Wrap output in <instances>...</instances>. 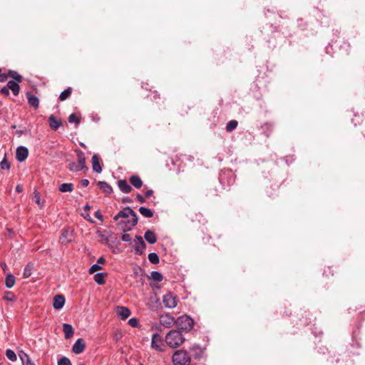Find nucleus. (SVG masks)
Returning <instances> with one entry per match:
<instances>
[{
  "label": "nucleus",
  "instance_id": "nucleus-1",
  "mask_svg": "<svg viewBox=\"0 0 365 365\" xmlns=\"http://www.w3.org/2000/svg\"><path fill=\"white\" fill-rule=\"evenodd\" d=\"M123 219L118 222L120 230L123 232L130 231L138 223L137 214L130 207H125L119 211L113 217L115 221Z\"/></svg>",
  "mask_w": 365,
  "mask_h": 365
},
{
  "label": "nucleus",
  "instance_id": "nucleus-2",
  "mask_svg": "<svg viewBox=\"0 0 365 365\" xmlns=\"http://www.w3.org/2000/svg\"><path fill=\"white\" fill-rule=\"evenodd\" d=\"M165 341L169 347L175 349L185 342V338L181 331L172 329L165 335Z\"/></svg>",
  "mask_w": 365,
  "mask_h": 365
},
{
  "label": "nucleus",
  "instance_id": "nucleus-3",
  "mask_svg": "<svg viewBox=\"0 0 365 365\" xmlns=\"http://www.w3.org/2000/svg\"><path fill=\"white\" fill-rule=\"evenodd\" d=\"M78 163L71 162L68 164V170L71 172H78L82 170H88V167L86 165V158L84 153L80 150H76Z\"/></svg>",
  "mask_w": 365,
  "mask_h": 365
},
{
  "label": "nucleus",
  "instance_id": "nucleus-4",
  "mask_svg": "<svg viewBox=\"0 0 365 365\" xmlns=\"http://www.w3.org/2000/svg\"><path fill=\"white\" fill-rule=\"evenodd\" d=\"M173 362L175 365H190L191 362L190 356L185 350H177L173 355Z\"/></svg>",
  "mask_w": 365,
  "mask_h": 365
},
{
  "label": "nucleus",
  "instance_id": "nucleus-5",
  "mask_svg": "<svg viewBox=\"0 0 365 365\" xmlns=\"http://www.w3.org/2000/svg\"><path fill=\"white\" fill-rule=\"evenodd\" d=\"M176 324L178 330L188 332L193 327L194 320L187 315H183L178 318Z\"/></svg>",
  "mask_w": 365,
  "mask_h": 365
},
{
  "label": "nucleus",
  "instance_id": "nucleus-6",
  "mask_svg": "<svg viewBox=\"0 0 365 365\" xmlns=\"http://www.w3.org/2000/svg\"><path fill=\"white\" fill-rule=\"evenodd\" d=\"M133 247L135 249L136 254L141 255L146 249V244L141 236H136Z\"/></svg>",
  "mask_w": 365,
  "mask_h": 365
},
{
  "label": "nucleus",
  "instance_id": "nucleus-7",
  "mask_svg": "<svg viewBox=\"0 0 365 365\" xmlns=\"http://www.w3.org/2000/svg\"><path fill=\"white\" fill-rule=\"evenodd\" d=\"M159 321L160 324L166 328H170L176 323L175 318L170 314H164L160 315Z\"/></svg>",
  "mask_w": 365,
  "mask_h": 365
},
{
  "label": "nucleus",
  "instance_id": "nucleus-8",
  "mask_svg": "<svg viewBox=\"0 0 365 365\" xmlns=\"http://www.w3.org/2000/svg\"><path fill=\"white\" fill-rule=\"evenodd\" d=\"M163 302L166 308L173 309L177 306V298L171 293H168L163 296Z\"/></svg>",
  "mask_w": 365,
  "mask_h": 365
},
{
  "label": "nucleus",
  "instance_id": "nucleus-9",
  "mask_svg": "<svg viewBox=\"0 0 365 365\" xmlns=\"http://www.w3.org/2000/svg\"><path fill=\"white\" fill-rule=\"evenodd\" d=\"M73 231L70 228H63L60 237V241L62 244H68L73 240Z\"/></svg>",
  "mask_w": 365,
  "mask_h": 365
},
{
  "label": "nucleus",
  "instance_id": "nucleus-10",
  "mask_svg": "<svg viewBox=\"0 0 365 365\" xmlns=\"http://www.w3.org/2000/svg\"><path fill=\"white\" fill-rule=\"evenodd\" d=\"M151 346L152 348L158 350V351H163V344L162 341V337L160 336L159 334L155 333L152 336V341H151Z\"/></svg>",
  "mask_w": 365,
  "mask_h": 365
},
{
  "label": "nucleus",
  "instance_id": "nucleus-11",
  "mask_svg": "<svg viewBox=\"0 0 365 365\" xmlns=\"http://www.w3.org/2000/svg\"><path fill=\"white\" fill-rule=\"evenodd\" d=\"M29 155V150L24 146H19L16 149V158L19 162H24Z\"/></svg>",
  "mask_w": 365,
  "mask_h": 365
},
{
  "label": "nucleus",
  "instance_id": "nucleus-12",
  "mask_svg": "<svg viewBox=\"0 0 365 365\" xmlns=\"http://www.w3.org/2000/svg\"><path fill=\"white\" fill-rule=\"evenodd\" d=\"M86 348V343L81 338L78 339L72 347V351L76 354L82 353Z\"/></svg>",
  "mask_w": 365,
  "mask_h": 365
},
{
  "label": "nucleus",
  "instance_id": "nucleus-13",
  "mask_svg": "<svg viewBox=\"0 0 365 365\" xmlns=\"http://www.w3.org/2000/svg\"><path fill=\"white\" fill-rule=\"evenodd\" d=\"M48 120L49 123V127L53 130H57L63 125L61 120L57 119L53 115H51L48 117Z\"/></svg>",
  "mask_w": 365,
  "mask_h": 365
},
{
  "label": "nucleus",
  "instance_id": "nucleus-14",
  "mask_svg": "<svg viewBox=\"0 0 365 365\" xmlns=\"http://www.w3.org/2000/svg\"><path fill=\"white\" fill-rule=\"evenodd\" d=\"M116 313L121 319L125 320L130 315V311L128 308L123 306H118L116 308Z\"/></svg>",
  "mask_w": 365,
  "mask_h": 365
},
{
  "label": "nucleus",
  "instance_id": "nucleus-15",
  "mask_svg": "<svg viewBox=\"0 0 365 365\" xmlns=\"http://www.w3.org/2000/svg\"><path fill=\"white\" fill-rule=\"evenodd\" d=\"M26 98L28 100V103L29 106L35 109L38 108L39 106V100L38 98L33 95L31 92L26 93Z\"/></svg>",
  "mask_w": 365,
  "mask_h": 365
},
{
  "label": "nucleus",
  "instance_id": "nucleus-16",
  "mask_svg": "<svg viewBox=\"0 0 365 365\" xmlns=\"http://www.w3.org/2000/svg\"><path fill=\"white\" fill-rule=\"evenodd\" d=\"M65 304V298L63 295H56L53 298V307L55 309L59 310Z\"/></svg>",
  "mask_w": 365,
  "mask_h": 365
},
{
  "label": "nucleus",
  "instance_id": "nucleus-17",
  "mask_svg": "<svg viewBox=\"0 0 365 365\" xmlns=\"http://www.w3.org/2000/svg\"><path fill=\"white\" fill-rule=\"evenodd\" d=\"M118 186L120 190L123 193H129L132 190L131 186L128 184L126 180H119L118 181Z\"/></svg>",
  "mask_w": 365,
  "mask_h": 365
},
{
  "label": "nucleus",
  "instance_id": "nucleus-18",
  "mask_svg": "<svg viewBox=\"0 0 365 365\" xmlns=\"http://www.w3.org/2000/svg\"><path fill=\"white\" fill-rule=\"evenodd\" d=\"M190 351L195 359H199L202 357L203 350L199 345L194 344L190 348Z\"/></svg>",
  "mask_w": 365,
  "mask_h": 365
},
{
  "label": "nucleus",
  "instance_id": "nucleus-19",
  "mask_svg": "<svg viewBox=\"0 0 365 365\" xmlns=\"http://www.w3.org/2000/svg\"><path fill=\"white\" fill-rule=\"evenodd\" d=\"M92 168L93 170L97 173H101L102 172L100 159L97 155H93L92 157Z\"/></svg>",
  "mask_w": 365,
  "mask_h": 365
},
{
  "label": "nucleus",
  "instance_id": "nucleus-20",
  "mask_svg": "<svg viewBox=\"0 0 365 365\" xmlns=\"http://www.w3.org/2000/svg\"><path fill=\"white\" fill-rule=\"evenodd\" d=\"M6 86L9 88V90H11L14 96H18L20 91V87L18 82L14 81H9Z\"/></svg>",
  "mask_w": 365,
  "mask_h": 365
},
{
  "label": "nucleus",
  "instance_id": "nucleus-21",
  "mask_svg": "<svg viewBox=\"0 0 365 365\" xmlns=\"http://www.w3.org/2000/svg\"><path fill=\"white\" fill-rule=\"evenodd\" d=\"M99 188L106 195H110L113 192L112 187L105 181H98L97 182Z\"/></svg>",
  "mask_w": 365,
  "mask_h": 365
},
{
  "label": "nucleus",
  "instance_id": "nucleus-22",
  "mask_svg": "<svg viewBox=\"0 0 365 365\" xmlns=\"http://www.w3.org/2000/svg\"><path fill=\"white\" fill-rule=\"evenodd\" d=\"M145 240L150 244H155L157 241L155 234L150 230H148L144 235Z\"/></svg>",
  "mask_w": 365,
  "mask_h": 365
},
{
  "label": "nucleus",
  "instance_id": "nucleus-23",
  "mask_svg": "<svg viewBox=\"0 0 365 365\" xmlns=\"http://www.w3.org/2000/svg\"><path fill=\"white\" fill-rule=\"evenodd\" d=\"M63 331L64 332L65 338L67 339H70L73 335V328L69 324L64 323L63 324Z\"/></svg>",
  "mask_w": 365,
  "mask_h": 365
},
{
  "label": "nucleus",
  "instance_id": "nucleus-24",
  "mask_svg": "<svg viewBox=\"0 0 365 365\" xmlns=\"http://www.w3.org/2000/svg\"><path fill=\"white\" fill-rule=\"evenodd\" d=\"M129 181L133 187L138 189L140 188L143 185V181L138 175H132L130 178Z\"/></svg>",
  "mask_w": 365,
  "mask_h": 365
},
{
  "label": "nucleus",
  "instance_id": "nucleus-25",
  "mask_svg": "<svg viewBox=\"0 0 365 365\" xmlns=\"http://www.w3.org/2000/svg\"><path fill=\"white\" fill-rule=\"evenodd\" d=\"M59 191L61 192H71L74 186L73 183H63L59 186Z\"/></svg>",
  "mask_w": 365,
  "mask_h": 365
},
{
  "label": "nucleus",
  "instance_id": "nucleus-26",
  "mask_svg": "<svg viewBox=\"0 0 365 365\" xmlns=\"http://www.w3.org/2000/svg\"><path fill=\"white\" fill-rule=\"evenodd\" d=\"M140 213L145 217L150 218L153 216V212L145 207H140L139 208Z\"/></svg>",
  "mask_w": 365,
  "mask_h": 365
},
{
  "label": "nucleus",
  "instance_id": "nucleus-27",
  "mask_svg": "<svg viewBox=\"0 0 365 365\" xmlns=\"http://www.w3.org/2000/svg\"><path fill=\"white\" fill-rule=\"evenodd\" d=\"M106 276V273L98 272L94 275V280L98 284H103L105 283V277Z\"/></svg>",
  "mask_w": 365,
  "mask_h": 365
},
{
  "label": "nucleus",
  "instance_id": "nucleus-28",
  "mask_svg": "<svg viewBox=\"0 0 365 365\" xmlns=\"http://www.w3.org/2000/svg\"><path fill=\"white\" fill-rule=\"evenodd\" d=\"M72 93V88L71 87L67 88L63 91H62L59 96V99L61 101H66L67 98L70 97Z\"/></svg>",
  "mask_w": 365,
  "mask_h": 365
},
{
  "label": "nucleus",
  "instance_id": "nucleus-29",
  "mask_svg": "<svg viewBox=\"0 0 365 365\" xmlns=\"http://www.w3.org/2000/svg\"><path fill=\"white\" fill-rule=\"evenodd\" d=\"M113 233L108 232L107 230H103L99 234V237L106 242H109L112 240V236Z\"/></svg>",
  "mask_w": 365,
  "mask_h": 365
},
{
  "label": "nucleus",
  "instance_id": "nucleus-30",
  "mask_svg": "<svg viewBox=\"0 0 365 365\" xmlns=\"http://www.w3.org/2000/svg\"><path fill=\"white\" fill-rule=\"evenodd\" d=\"M34 269V265L31 263H29L25 267H24V273H23V277L24 278H28L29 277L31 274H32V271Z\"/></svg>",
  "mask_w": 365,
  "mask_h": 365
},
{
  "label": "nucleus",
  "instance_id": "nucleus-31",
  "mask_svg": "<svg viewBox=\"0 0 365 365\" xmlns=\"http://www.w3.org/2000/svg\"><path fill=\"white\" fill-rule=\"evenodd\" d=\"M9 77L12 78L16 82L21 83L23 80V77L15 71H9Z\"/></svg>",
  "mask_w": 365,
  "mask_h": 365
},
{
  "label": "nucleus",
  "instance_id": "nucleus-32",
  "mask_svg": "<svg viewBox=\"0 0 365 365\" xmlns=\"http://www.w3.org/2000/svg\"><path fill=\"white\" fill-rule=\"evenodd\" d=\"M33 200L41 208L43 206L44 200H41L40 193L36 190L34 192Z\"/></svg>",
  "mask_w": 365,
  "mask_h": 365
},
{
  "label": "nucleus",
  "instance_id": "nucleus-33",
  "mask_svg": "<svg viewBox=\"0 0 365 365\" xmlns=\"http://www.w3.org/2000/svg\"><path fill=\"white\" fill-rule=\"evenodd\" d=\"M5 284L6 287L11 288L15 284V277L14 275L9 274L6 276Z\"/></svg>",
  "mask_w": 365,
  "mask_h": 365
},
{
  "label": "nucleus",
  "instance_id": "nucleus-34",
  "mask_svg": "<svg viewBox=\"0 0 365 365\" xmlns=\"http://www.w3.org/2000/svg\"><path fill=\"white\" fill-rule=\"evenodd\" d=\"M238 125V122L235 120H230L226 125V131L227 132H232L234 130Z\"/></svg>",
  "mask_w": 365,
  "mask_h": 365
},
{
  "label": "nucleus",
  "instance_id": "nucleus-35",
  "mask_svg": "<svg viewBox=\"0 0 365 365\" xmlns=\"http://www.w3.org/2000/svg\"><path fill=\"white\" fill-rule=\"evenodd\" d=\"M150 277L157 282H161L163 279L162 274L158 271H153L150 273Z\"/></svg>",
  "mask_w": 365,
  "mask_h": 365
},
{
  "label": "nucleus",
  "instance_id": "nucleus-36",
  "mask_svg": "<svg viewBox=\"0 0 365 365\" xmlns=\"http://www.w3.org/2000/svg\"><path fill=\"white\" fill-rule=\"evenodd\" d=\"M148 258L152 264H158L160 262L158 255L155 252L150 253Z\"/></svg>",
  "mask_w": 365,
  "mask_h": 365
},
{
  "label": "nucleus",
  "instance_id": "nucleus-37",
  "mask_svg": "<svg viewBox=\"0 0 365 365\" xmlns=\"http://www.w3.org/2000/svg\"><path fill=\"white\" fill-rule=\"evenodd\" d=\"M6 356L11 361H16V359H17L16 355L15 352L14 351H12L11 349H7L6 351Z\"/></svg>",
  "mask_w": 365,
  "mask_h": 365
},
{
  "label": "nucleus",
  "instance_id": "nucleus-38",
  "mask_svg": "<svg viewBox=\"0 0 365 365\" xmlns=\"http://www.w3.org/2000/svg\"><path fill=\"white\" fill-rule=\"evenodd\" d=\"M19 355L22 361L23 365H24V364H26V362L31 361L29 355L27 354H26L25 352H24L23 351H20Z\"/></svg>",
  "mask_w": 365,
  "mask_h": 365
},
{
  "label": "nucleus",
  "instance_id": "nucleus-39",
  "mask_svg": "<svg viewBox=\"0 0 365 365\" xmlns=\"http://www.w3.org/2000/svg\"><path fill=\"white\" fill-rule=\"evenodd\" d=\"M58 365H72V364L68 357L62 356L58 360Z\"/></svg>",
  "mask_w": 365,
  "mask_h": 365
},
{
  "label": "nucleus",
  "instance_id": "nucleus-40",
  "mask_svg": "<svg viewBox=\"0 0 365 365\" xmlns=\"http://www.w3.org/2000/svg\"><path fill=\"white\" fill-rule=\"evenodd\" d=\"M68 122L71 123H75V124L78 125V124H79L80 120L75 113H71L68 116Z\"/></svg>",
  "mask_w": 365,
  "mask_h": 365
},
{
  "label": "nucleus",
  "instance_id": "nucleus-41",
  "mask_svg": "<svg viewBox=\"0 0 365 365\" xmlns=\"http://www.w3.org/2000/svg\"><path fill=\"white\" fill-rule=\"evenodd\" d=\"M0 167L2 170H9L10 169V163L6 160V158H4L1 162L0 163Z\"/></svg>",
  "mask_w": 365,
  "mask_h": 365
},
{
  "label": "nucleus",
  "instance_id": "nucleus-42",
  "mask_svg": "<svg viewBox=\"0 0 365 365\" xmlns=\"http://www.w3.org/2000/svg\"><path fill=\"white\" fill-rule=\"evenodd\" d=\"M4 299L8 301V302H13L15 300V296L14 294L11 292H7L6 294H5V296H4Z\"/></svg>",
  "mask_w": 365,
  "mask_h": 365
},
{
  "label": "nucleus",
  "instance_id": "nucleus-43",
  "mask_svg": "<svg viewBox=\"0 0 365 365\" xmlns=\"http://www.w3.org/2000/svg\"><path fill=\"white\" fill-rule=\"evenodd\" d=\"M102 269V267L98 264H93L90 269H89V273L90 274H93L95 272L98 271V270H101Z\"/></svg>",
  "mask_w": 365,
  "mask_h": 365
},
{
  "label": "nucleus",
  "instance_id": "nucleus-44",
  "mask_svg": "<svg viewBox=\"0 0 365 365\" xmlns=\"http://www.w3.org/2000/svg\"><path fill=\"white\" fill-rule=\"evenodd\" d=\"M128 323L132 327H138L139 326L138 319L137 318L130 319Z\"/></svg>",
  "mask_w": 365,
  "mask_h": 365
},
{
  "label": "nucleus",
  "instance_id": "nucleus-45",
  "mask_svg": "<svg viewBox=\"0 0 365 365\" xmlns=\"http://www.w3.org/2000/svg\"><path fill=\"white\" fill-rule=\"evenodd\" d=\"M0 93L4 96H9L10 94L9 88L6 86L1 88L0 90Z\"/></svg>",
  "mask_w": 365,
  "mask_h": 365
},
{
  "label": "nucleus",
  "instance_id": "nucleus-46",
  "mask_svg": "<svg viewBox=\"0 0 365 365\" xmlns=\"http://www.w3.org/2000/svg\"><path fill=\"white\" fill-rule=\"evenodd\" d=\"M121 240L123 242H130L131 236L129 234H126L125 232H124V234L121 237Z\"/></svg>",
  "mask_w": 365,
  "mask_h": 365
},
{
  "label": "nucleus",
  "instance_id": "nucleus-47",
  "mask_svg": "<svg viewBox=\"0 0 365 365\" xmlns=\"http://www.w3.org/2000/svg\"><path fill=\"white\" fill-rule=\"evenodd\" d=\"M8 78H9V73H0V82L6 81Z\"/></svg>",
  "mask_w": 365,
  "mask_h": 365
},
{
  "label": "nucleus",
  "instance_id": "nucleus-48",
  "mask_svg": "<svg viewBox=\"0 0 365 365\" xmlns=\"http://www.w3.org/2000/svg\"><path fill=\"white\" fill-rule=\"evenodd\" d=\"M136 199L138 202H140V203H144L145 202V197H143V195H141L140 194H138L137 196H136Z\"/></svg>",
  "mask_w": 365,
  "mask_h": 365
},
{
  "label": "nucleus",
  "instance_id": "nucleus-49",
  "mask_svg": "<svg viewBox=\"0 0 365 365\" xmlns=\"http://www.w3.org/2000/svg\"><path fill=\"white\" fill-rule=\"evenodd\" d=\"M94 216L96 218L99 219L100 220H101V221L103 220V215H102L101 212H100V210L96 211Z\"/></svg>",
  "mask_w": 365,
  "mask_h": 365
},
{
  "label": "nucleus",
  "instance_id": "nucleus-50",
  "mask_svg": "<svg viewBox=\"0 0 365 365\" xmlns=\"http://www.w3.org/2000/svg\"><path fill=\"white\" fill-rule=\"evenodd\" d=\"M81 185L83 187H87V186L89 185V181H88V180H87V179H83V180H81Z\"/></svg>",
  "mask_w": 365,
  "mask_h": 365
},
{
  "label": "nucleus",
  "instance_id": "nucleus-51",
  "mask_svg": "<svg viewBox=\"0 0 365 365\" xmlns=\"http://www.w3.org/2000/svg\"><path fill=\"white\" fill-rule=\"evenodd\" d=\"M153 194V190H147V191L145 192V196L146 197H150Z\"/></svg>",
  "mask_w": 365,
  "mask_h": 365
},
{
  "label": "nucleus",
  "instance_id": "nucleus-52",
  "mask_svg": "<svg viewBox=\"0 0 365 365\" xmlns=\"http://www.w3.org/2000/svg\"><path fill=\"white\" fill-rule=\"evenodd\" d=\"M16 191L17 192H21L23 191V187L21 185H17L16 187Z\"/></svg>",
  "mask_w": 365,
  "mask_h": 365
},
{
  "label": "nucleus",
  "instance_id": "nucleus-53",
  "mask_svg": "<svg viewBox=\"0 0 365 365\" xmlns=\"http://www.w3.org/2000/svg\"><path fill=\"white\" fill-rule=\"evenodd\" d=\"M105 262H106V260H105L104 257H101L98 259V261H97V264H103Z\"/></svg>",
  "mask_w": 365,
  "mask_h": 365
},
{
  "label": "nucleus",
  "instance_id": "nucleus-54",
  "mask_svg": "<svg viewBox=\"0 0 365 365\" xmlns=\"http://www.w3.org/2000/svg\"><path fill=\"white\" fill-rule=\"evenodd\" d=\"M122 202H132V200L129 197H125L122 200Z\"/></svg>",
  "mask_w": 365,
  "mask_h": 365
},
{
  "label": "nucleus",
  "instance_id": "nucleus-55",
  "mask_svg": "<svg viewBox=\"0 0 365 365\" xmlns=\"http://www.w3.org/2000/svg\"><path fill=\"white\" fill-rule=\"evenodd\" d=\"M24 365H35V364L32 361H29V362H26V364H24Z\"/></svg>",
  "mask_w": 365,
  "mask_h": 365
},
{
  "label": "nucleus",
  "instance_id": "nucleus-56",
  "mask_svg": "<svg viewBox=\"0 0 365 365\" xmlns=\"http://www.w3.org/2000/svg\"><path fill=\"white\" fill-rule=\"evenodd\" d=\"M22 134H23V131H22V130H19V131H17V135H18L19 136L22 135Z\"/></svg>",
  "mask_w": 365,
  "mask_h": 365
},
{
  "label": "nucleus",
  "instance_id": "nucleus-57",
  "mask_svg": "<svg viewBox=\"0 0 365 365\" xmlns=\"http://www.w3.org/2000/svg\"><path fill=\"white\" fill-rule=\"evenodd\" d=\"M91 208V206L88 205H86L84 207L85 210H89Z\"/></svg>",
  "mask_w": 365,
  "mask_h": 365
},
{
  "label": "nucleus",
  "instance_id": "nucleus-58",
  "mask_svg": "<svg viewBox=\"0 0 365 365\" xmlns=\"http://www.w3.org/2000/svg\"><path fill=\"white\" fill-rule=\"evenodd\" d=\"M264 126L267 127V128H269V127H270L269 124H268V123H265V124L264 125Z\"/></svg>",
  "mask_w": 365,
  "mask_h": 365
},
{
  "label": "nucleus",
  "instance_id": "nucleus-59",
  "mask_svg": "<svg viewBox=\"0 0 365 365\" xmlns=\"http://www.w3.org/2000/svg\"><path fill=\"white\" fill-rule=\"evenodd\" d=\"M11 128L15 129L16 128V126L15 125H14L11 126Z\"/></svg>",
  "mask_w": 365,
  "mask_h": 365
}]
</instances>
